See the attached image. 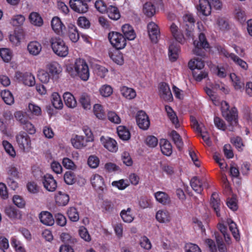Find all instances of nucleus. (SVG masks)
<instances>
[{
	"label": "nucleus",
	"mask_w": 252,
	"mask_h": 252,
	"mask_svg": "<svg viewBox=\"0 0 252 252\" xmlns=\"http://www.w3.org/2000/svg\"><path fill=\"white\" fill-rule=\"evenodd\" d=\"M108 37L112 45L118 50L124 48L126 44V39L119 32H110Z\"/></svg>",
	"instance_id": "39448f33"
},
{
	"label": "nucleus",
	"mask_w": 252,
	"mask_h": 252,
	"mask_svg": "<svg viewBox=\"0 0 252 252\" xmlns=\"http://www.w3.org/2000/svg\"><path fill=\"white\" fill-rule=\"evenodd\" d=\"M101 144L111 153H116L118 150L116 141L108 136H101L100 138Z\"/></svg>",
	"instance_id": "1a4fd4ad"
},
{
	"label": "nucleus",
	"mask_w": 252,
	"mask_h": 252,
	"mask_svg": "<svg viewBox=\"0 0 252 252\" xmlns=\"http://www.w3.org/2000/svg\"><path fill=\"white\" fill-rule=\"evenodd\" d=\"M69 4L71 8L78 13H86L88 10V4L82 0H70Z\"/></svg>",
	"instance_id": "ddd939ff"
},
{
	"label": "nucleus",
	"mask_w": 252,
	"mask_h": 252,
	"mask_svg": "<svg viewBox=\"0 0 252 252\" xmlns=\"http://www.w3.org/2000/svg\"><path fill=\"white\" fill-rule=\"evenodd\" d=\"M210 204L212 208L215 212L217 217H220V210L222 206V204L220 202L219 195L217 193L214 192L212 193L210 199Z\"/></svg>",
	"instance_id": "4be33fe9"
},
{
	"label": "nucleus",
	"mask_w": 252,
	"mask_h": 252,
	"mask_svg": "<svg viewBox=\"0 0 252 252\" xmlns=\"http://www.w3.org/2000/svg\"><path fill=\"white\" fill-rule=\"evenodd\" d=\"M50 43L53 52L57 56L65 57L68 54V48L64 41L58 37H52L50 39Z\"/></svg>",
	"instance_id": "f03ea898"
},
{
	"label": "nucleus",
	"mask_w": 252,
	"mask_h": 252,
	"mask_svg": "<svg viewBox=\"0 0 252 252\" xmlns=\"http://www.w3.org/2000/svg\"><path fill=\"white\" fill-rule=\"evenodd\" d=\"M42 184L44 188L50 192L54 191L57 187L56 181L52 175L50 174L45 175L42 178Z\"/></svg>",
	"instance_id": "2eb2a0df"
},
{
	"label": "nucleus",
	"mask_w": 252,
	"mask_h": 252,
	"mask_svg": "<svg viewBox=\"0 0 252 252\" xmlns=\"http://www.w3.org/2000/svg\"><path fill=\"white\" fill-rule=\"evenodd\" d=\"M100 95L103 97H108L110 96L113 93V89L109 85L104 84L101 85L98 90Z\"/></svg>",
	"instance_id": "c03bdc74"
},
{
	"label": "nucleus",
	"mask_w": 252,
	"mask_h": 252,
	"mask_svg": "<svg viewBox=\"0 0 252 252\" xmlns=\"http://www.w3.org/2000/svg\"><path fill=\"white\" fill-rule=\"evenodd\" d=\"M109 55L112 60L119 65H122L124 63L123 55L118 50L110 51Z\"/></svg>",
	"instance_id": "37998d69"
},
{
	"label": "nucleus",
	"mask_w": 252,
	"mask_h": 252,
	"mask_svg": "<svg viewBox=\"0 0 252 252\" xmlns=\"http://www.w3.org/2000/svg\"><path fill=\"white\" fill-rule=\"evenodd\" d=\"M29 19L30 23L35 26L41 27L43 24L42 18L37 12H32L29 15Z\"/></svg>",
	"instance_id": "79ce46f5"
},
{
	"label": "nucleus",
	"mask_w": 252,
	"mask_h": 252,
	"mask_svg": "<svg viewBox=\"0 0 252 252\" xmlns=\"http://www.w3.org/2000/svg\"><path fill=\"white\" fill-rule=\"evenodd\" d=\"M188 66L193 72L195 69H202L204 66V63L200 59L194 58L189 61L188 63Z\"/></svg>",
	"instance_id": "58836bf2"
},
{
	"label": "nucleus",
	"mask_w": 252,
	"mask_h": 252,
	"mask_svg": "<svg viewBox=\"0 0 252 252\" xmlns=\"http://www.w3.org/2000/svg\"><path fill=\"white\" fill-rule=\"evenodd\" d=\"M51 101L55 109L61 110L63 108V104L61 97L58 93L54 92L52 94Z\"/></svg>",
	"instance_id": "4c0bfd02"
},
{
	"label": "nucleus",
	"mask_w": 252,
	"mask_h": 252,
	"mask_svg": "<svg viewBox=\"0 0 252 252\" xmlns=\"http://www.w3.org/2000/svg\"><path fill=\"white\" fill-rule=\"evenodd\" d=\"M39 80L43 83L47 84L49 82L50 79H52V76L45 70L40 69L38 72Z\"/></svg>",
	"instance_id": "5fc2aeb1"
},
{
	"label": "nucleus",
	"mask_w": 252,
	"mask_h": 252,
	"mask_svg": "<svg viewBox=\"0 0 252 252\" xmlns=\"http://www.w3.org/2000/svg\"><path fill=\"white\" fill-rule=\"evenodd\" d=\"M63 98L65 105L68 108H74L77 106V101L74 95L69 92H65Z\"/></svg>",
	"instance_id": "473e14b6"
},
{
	"label": "nucleus",
	"mask_w": 252,
	"mask_h": 252,
	"mask_svg": "<svg viewBox=\"0 0 252 252\" xmlns=\"http://www.w3.org/2000/svg\"><path fill=\"white\" fill-rule=\"evenodd\" d=\"M230 79L232 82L233 86L235 90H241L244 88V82L241 80L234 73L230 75Z\"/></svg>",
	"instance_id": "09e8293b"
},
{
	"label": "nucleus",
	"mask_w": 252,
	"mask_h": 252,
	"mask_svg": "<svg viewBox=\"0 0 252 252\" xmlns=\"http://www.w3.org/2000/svg\"><path fill=\"white\" fill-rule=\"evenodd\" d=\"M190 186L192 189L196 192L200 193L203 189V187H207V183L203 184L202 180L196 177H193L190 182Z\"/></svg>",
	"instance_id": "cd10ccee"
},
{
	"label": "nucleus",
	"mask_w": 252,
	"mask_h": 252,
	"mask_svg": "<svg viewBox=\"0 0 252 252\" xmlns=\"http://www.w3.org/2000/svg\"><path fill=\"white\" fill-rule=\"evenodd\" d=\"M193 44L195 47L193 50L194 54L202 57H203L204 55L201 48L205 49L209 47V43L206 41L205 36L202 33L199 34L198 40H195L193 42Z\"/></svg>",
	"instance_id": "0eeeda50"
},
{
	"label": "nucleus",
	"mask_w": 252,
	"mask_h": 252,
	"mask_svg": "<svg viewBox=\"0 0 252 252\" xmlns=\"http://www.w3.org/2000/svg\"><path fill=\"white\" fill-rule=\"evenodd\" d=\"M143 12L147 17H151L156 13V8L151 2H147L143 7Z\"/></svg>",
	"instance_id": "49530a36"
},
{
	"label": "nucleus",
	"mask_w": 252,
	"mask_h": 252,
	"mask_svg": "<svg viewBox=\"0 0 252 252\" xmlns=\"http://www.w3.org/2000/svg\"><path fill=\"white\" fill-rule=\"evenodd\" d=\"M67 34L70 40L76 42L79 38V34L76 27L73 24L68 26Z\"/></svg>",
	"instance_id": "ea45409f"
},
{
	"label": "nucleus",
	"mask_w": 252,
	"mask_h": 252,
	"mask_svg": "<svg viewBox=\"0 0 252 252\" xmlns=\"http://www.w3.org/2000/svg\"><path fill=\"white\" fill-rule=\"evenodd\" d=\"M93 111L95 116L99 119L105 118V112L102 105L100 104H95L93 106Z\"/></svg>",
	"instance_id": "6e6d98bb"
},
{
	"label": "nucleus",
	"mask_w": 252,
	"mask_h": 252,
	"mask_svg": "<svg viewBox=\"0 0 252 252\" xmlns=\"http://www.w3.org/2000/svg\"><path fill=\"white\" fill-rule=\"evenodd\" d=\"M90 181L93 188L97 192H102L105 188L104 178L98 174L93 175L90 178Z\"/></svg>",
	"instance_id": "9b49d317"
},
{
	"label": "nucleus",
	"mask_w": 252,
	"mask_h": 252,
	"mask_svg": "<svg viewBox=\"0 0 252 252\" xmlns=\"http://www.w3.org/2000/svg\"><path fill=\"white\" fill-rule=\"evenodd\" d=\"M71 142L74 148L81 149L86 147L88 142L83 136L76 135L71 138Z\"/></svg>",
	"instance_id": "393cba45"
},
{
	"label": "nucleus",
	"mask_w": 252,
	"mask_h": 252,
	"mask_svg": "<svg viewBox=\"0 0 252 252\" xmlns=\"http://www.w3.org/2000/svg\"><path fill=\"white\" fill-rule=\"evenodd\" d=\"M120 91L122 95L128 100L133 99L136 96V91L133 89L125 86H121Z\"/></svg>",
	"instance_id": "c756f323"
},
{
	"label": "nucleus",
	"mask_w": 252,
	"mask_h": 252,
	"mask_svg": "<svg viewBox=\"0 0 252 252\" xmlns=\"http://www.w3.org/2000/svg\"><path fill=\"white\" fill-rule=\"evenodd\" d=\"M226 222L229 226V230L231 232L233 237L236 241L239 240L240 237L237 224L230 219L227 220Z\"/></svg>",
	"instance_id": "a18cd8bd"
},
{
	"label": "nucleus",
	"mask_w": 252,
	"mask_h": 252,
	"mask_svg": "<svg viewBox=\"0 0 252 252\" xmlns=\"http://www.w3.org/2000/svg\"><path fill=\"white\" fill-rule=\"evenodd\" d=\"M136 122L139 127L143 130L147 129L150 124L147 114L143 111H139L136 115Z\"/></svg>",
	"instance_id": "4468645a"
},
{
	"label": "nucleus",
	"mask_w": 252,
	"mask_h": 252,
	"mask_svg": "<svg viewBox=\"0 0 252 252\" xmlns=\"http://www.w3.org/2000/svg\"><path fill=\"white\" fill-rule=\"evenodd\" d=\"M159 94L161 98L165 101H171L173 96L168 85L165 83H161L159 85Z\"/></svg>",
	"instance_id": "dca6fc26"
},
{
	"label": "nucleus",
	"mask_w": 252,
	"mask_h": 252,
	"mask_svg": "<svg viewBox=\"0 0 252 252\" xmlns=\"http://www.w3.org/2000/svg\"><path fill=\"white\" fill-rule=\"evenodd\" d=\"M183 20L186 26L188 27V28H186V35L189 38H191L193 36L192 30L194 19L191 14H187L184 16Z\"/></svg>",
	"instance_id": "aec40b11"
},
{
	"label": "nucleus",
	"mask_w": 252,
	"mask_h": 252,
	"mask_svg": "<svg viewBox=\"0 0 252 252\" xmlns=\"http://www.w3.org/2000/svg\"><path fill=\"white\" fill-rule=\"evenodd\" d=\"M0 57L5 63H9L13 57V52L9 48H0Z\"/></svg>",
	"instance_id": "de8ad7c7"
},
{
	"label": "nucleus",
	"mask_w": 252,
	"mask_h": 252,
	"mask_svg": "<svg viewBox=\"0 0 252 252\" xmlns=\"http://www.w3.org/2000/svg\"><path fill=\"white\" fill-rule=\"evenodd\" d=\"M160 150L162 153L166 156H169L172 153V147L171 143L166 139H162L159 142Z\"/></svg>",
	"instance_id": "72a5a7b5"
},
{
	"label": "nucleus",
	"mask_w": 252,
	"mask_h": 252,
	"mask_svg": "<svg viewBox=\"0 0 252 252\" xmlns=\"http://www.w3.org/2000/svg\"><path fill=\"white\" fill-rule=\"evenodd\" d=\"M129 182L127 180L121 179L118 181H113L112 185L120 190H124L129 186Z\"/></svg>",
	"instance_id": "680f3d73"
},
{
	"label": "nucleus",
	"mask_w": 252,
	"mask_h": 252,
	"mask_svg": "<svg viewBox=\"0 0 252 252\" xmlns=\"http://www.w3.org/2000/svg\"><path fill=\"white\" fill-rule=\"evenodd\" d=\"M11 244L16 252H26V251L22 243L15 237L11 239Z\"/></svg>",
	"instance_id": "13d9d810"
},
{
	"label": "nucleus",
	"mask_w": 252,
	"mask_h": 252,
	"mask_svg": "<svg viewBox=\"0 0 252 252\" xmlns=\"http://www.w3.org/2000/svg\"><path fill=\"white\" fill-rule=\"evenodd\" d=\"M16 140L19 148L24 151H29L31 148V139L25 132H20L16 136Z\"/></svg>",
	"instance_id": "423d86ee"
},
{
	"label": "nucleus",
	"mask_w": 252,
	"mask_h": 252,
	"mask_svg": "<svg viewBox=\"0 0 252 252\" xmlns=\"http://www.w3.org/2000/svg\"><path fill=\"white\" fill-rule=\"evenodd\" d=\"M51 27L53 30L57 34H60L64 28L63 24L58 17H54L51 21Z\"/></svg>",
	"instance_id": "c9c22d12"
},
{
	"label": "nucleus",
	"mask_w": 252,
	"mask_h": 252,
	"mask_svg": "<svg viewBox=\"0 0 252 252\" xmlns=\"http://www.w3.org/2000/svg\"><path fill=\"white\" fill-rule=\"evenodd\" d=\"M15 77L19 82H22L26 86L32 87L35 84V77L31 73H22L17 71L15 73Z\"/></svg>",
	"instance_id": "6e6552de"
},
{
	"label": "nucleus",
	"mask_w": 252,
	"mask_h": 252,
	"mask_svg": "<svg viewBox=\"0 0 252 252\" xmlns=\"http://www.w3.org/2000/svg\"><path fill=\"white\" fill-rule=\"evenodd\" d=\"M117 133L119 137L123 140H127L130 137V134L128 130L122 126L117 127Z\"/></svg>",
	"instance_id": "3c124183"
},
{
	"label": "nucleus",
	"mask_w": 252,
	"mask_h": 252,
	"mask_svg": "<svg viewBox=\"0 0 252 252\" xmlns=\"http://www.w3.org/2000/svg\"><path fill=\"white\" fill-rule=\"evenodd\" d=\"M122 31L126 39L129 40H133L136 37V33L133 27L129 24H126L123 25Z\"/></svg>",
	"instance_id": "a878e982"
},
{
	"label": "nucleus",
	"mask_w": 252,
	"mask_h": 252,
	"mask_svg": "<svg viewBox=\"0 0 252 252\" xmlns=\"http://www.w3.org/2000/svg\"><path fill=\"white\" fill-rule=\"evenodd\" d=\"M106 12L108 17L113 20H118L121 17L120 12L118 8L115 6H109Z\"/></svg>",
	"instance_id": "a19ab883"
},
{
	"label": "nucleus",
	"mask_w": 252,
	"mask_h": 252,
	"mask_svg": "<svg viewBox=\"0 0 252 252\" xmlns=\"http://www.w3.org/2000/svg\"><path fill=\"white\" fill-rule=\"evenodd\" d=\"M180 52V47L176 43L172 42L168 47V56L169 60L171 62H174L179 58Z\"/></svg>",
	"instance_id": "6ab92c4d"
},
{
	"label": "nucleus",
	"mask_w": 252,
	"mask_h": 252,
	"mask_svg": "<svg viewBox=\"0 0 252 252\" xmlns=\"http://www.w3.org/2000/svg\"><path fill=\"white\" fill-rule=\"evenodd\" d=\"M27 50L31 55L37 56L41 51L42 46L37 41H31L27 46Z\"/></svg>",
	"instance_id": "7c9ffc66"
},
{
	"label": "nucleus",
	"mask_w": 252,
	"mask_h": 252,
	"mask_svg": "<svg viewBox=\"0 0 252 252\" xmlns=\"http://www.w3.org/2000/svg\"><path fill=\"white\" fill-rule=\"evenodd\" d=\"M234 14L235 18L241 23L246 20L245 12L241 7H238L235 8Z\"/></svg>",
	"instance_id": "0e129e2a"
},
{
	"label": "nucleus",
	"mask_w": 252,
	"mask_h": 252,
	"mask_svg": "<svg viewBox=\"0 0 252 252\" xmlns=\"http://www.w3.org/2000/svg\"><path fill=\"white\" fill-rule=\"evenodd\" d=\"M170 136L172 138L177 147L180 150H181L183 142L180 135L175 130H172L170 133Z\"/></svg>",
	"instance_id": "603ef678"
},
{
	"label": "nucleus",
	"mask_w": 252,
	"mask_h": 252,
	"mask_svg": "<svg viewBox=\"0 0 252 252\" xmlns=\"http://www.w3.org/2000/svg\"><path fill=\"white\" fill-rule=\"evenodd\" d=\"M191 124L193 128L200 133L205 144L208 146H211V141L210 140L209 133L203 130V125L198 124V122L193 118H191Z\"/></svg>",
	"instance_id": "9d476101"
},
{
	"label": "nucleus",
	"mask_w": 252,
	"mask_h": 252,
	"mask_svg": "<svg viewBox=\"0 0 252 252\" xmlns=\"http://www.w3.org/2000/svg\"><path fill=\"white\" fill-rule=\"evenodd\" d=\"M3 147L6 152L10 157L14 158L16 156V152L13 146L8 141L4 140L2 142Z\"/></svg>",
	"instance_id": "e2e57ef3"
},
{
	"label": "nucleus",
	"mask_w": 252,
	"mask_h": 252,
	"mask_svg": "<svg viewBox=\"0 0 252 252\" xmlns=\"http://www.w3.org/2000/svg\"><path fill=\"white\" fill-rule=\"evenodd\" d=\"M69 219L73 222H77L79 220V214L77 209L73 207H69L66 212Z\"/></svg>",
	"instance_id": "8fccbe9b"
},
{
	"label": "nucleus",
	"mask_w": 252,
	"mask_h": 252,
	"mask_svg": "<svg viewBox=\"0 0 252 252\" xmlns=\"http://www.w3.org/2000/svg\"><path fill=\"white\" fill-rule=\"evenodd\" d=\"M216 49L220 55L224 56L226 58L230 59L236 65H239L243 69L246 70L248 68V63L234 54L229 53L220 45H217Z\"/></svg>",
	"instance_id": "20e7f679"
},
{
	"label": "nucleus",
	"mask_w": 252,
	"mask_h": 252,
	"mask_svg": "<svg viewBox=\"0 0 252 252\" xmlns=\"http://www.w3.org/2000/svg\"><path fill=\"white\" fill-rule=\"evenodd\" d=\"M21 126L23 128L30 134H33L36 132L34 126L28 119Z\"/></svg>",
	"instance_id": "338daca9"
},
{
	"label": "nucleus",
	"mask_w": 252,
	"mask_h": 252,
	"mask_svg": "<svg viewBox=\"0 0 252 252\" xmlns=\"http://www.w3.org/2000/svg\"><path fill=\"white\" fill-rule=\"evenodd\" d=\"M147 30L152 42L157 43L160 35L159 29L158 25L154 22H150L147 25Z\"/></svg>",
	"instance_id": "f8f14e48"
},
{
	"label": "nucleus",
	"mask_w": 252,
	"mask_h": 252,
	"mask_svg": "<svg viewBox=\"0 0 252 252\" xmlns=\"http://www.w3.org/2000/svg\"><path fill=\"white\" fill-rule=\"evenodd\" d=\"M121 216L124 221L127 223L132 222L134 219V217L130 208H127L126 210H122L121 213Z\"/></svg>",
	"instance_id": "4d7b16f0"
},
{
	"label": "nucleus",
	"mask_w": 252,
	"mask_h": 252,
	"mask_svg": "<svg viewBox=\"0 0 252 252\" xmlns=\"http://www.w3.org/2000/svg\"><path fill=\"white\" fill-rule=\"evenodd\" d=\"M55 202L58 206H66L69 201V195L62 191H59L55 195Z\"/></svg>",
	"instance_id": "2f4dec72"
},
{
	"label": "nucleus",
	"mask_w": 252,
	"mask_h": 252,
	"mask_svg": "<svg viewBox=\"0 0 252 252\" xmlns=\"http://www.w3.org/2000/svg\"><path fill=\"white\" fill-rule=\"evenodd\" d=\"M155 217L156 220L160 223H169L172 219L170 212L165 209L158 210L156 213Z\"/></svg>",
	"instance_id": "f3484780"
},
{
	"label": "nucleus",
	"mask_w": 252,
	"mask_h": 252,
	"mask_svg": "<svg viewBox=\"0 0 252 252\" xmlns=\"http://www.w3.org/2000/svg\"><path fill=\"white\" fill-rule=\"evenodd\" d=\"M46 70L52 76V79L58 77L62 71L60 64L57 62H50L46 65Z\"/></svg>",
	"instance_id": "a211bd4d"
},
{
	"label": "nucleus",
	"mask_w": 252,
	"mask_h": 252,
	"mask_svg": "<svg viewBox=\"0 0 252 252\" xmlns=\"http://www.w3.org/2000/svg\"><path fill=\"white\" fill-rule=\"evenodd\" d=\"M170 32L174 39L180 44H184L186 41V38L183 34L182 31L174 23H172L170 27Z\"/></svg>",
	"instance_id": "412c9836"
},
{
	"label": "nucleus",
	"mask_w": 252,
	"mask_h": 252,
	"mask_svg": "<svg viewBox=\"0 0 252 252\" xmlns=\"http://www.w3.org/2000/svg\"><path fill=\"white\" fill-rule=\"evenodd\" d=\"M198 11L204 16H208L211 12V6L208 0H199L197 6Z\"/></svg>",
	"instance_id": "5701e85b"
},
{
	"label": "nucleus",
	"mask_w": 252,
	"mask_h": 252,
	"mask_svg": "<svg viewBox=\"0 0 252 252\" xmlns=\"http://www.w3.org/2000/svg\"><path fill=\"white\" fill-rule=\"evenodd\" d=\"M68 71L71 76L78 77L84 81H87L90 77L88 65L86 61L82 59H76L73 67H70Z\"/></svg>",
	"instance_id": "f257e3e1"
},
{
	"label": "nucleus",
	"mask_w": 252,
	"mask_h": 252,
	"mask_svg": "<svg viewBox=\"0 0 252 252\" xmlns=\"http://www.w3.org/2000/svg\"><path fill=\"white\" fill-rule=\"evenodd\" d=\"M5 213L9 218L12 219H16L18 216V210L11 206L5 207Z\"/></svg>",
	"instance_id": "052dcab7"
},
{
	"label": "nucleus",
	"mask_w": 252,
	"mask_h": 252,
	"mask_svg": "<svg viewBox=\"0 0 252 252\" xmlns=\"http://www.w3.org/2000/svg\"><path fill=\"white\" fill-rule=\"evenodd\" d=\"M79 102L84 109L86 110L91 109V97L88 94L85 93L81 94L79 99Z\"/></svg>",
	"instance_id": "f704fd0d"
},
{
	"label": "nucleus",
	"mask_w": 252,
	"mask_h": 252,
	"mask_svg": "<svg viewBox=\"0 0 252 252\" xmlns=\"http://www.w3.org/2000/svg\"><path fill=\"white\" fill-rule=\"evenodd\" d=\"M79 234L80 237L85 241L89 242L91 240V237L87 229L83 226L80 227Z\"/></svg>",
	"instance_id": "69168bd1"
},
{
	"label": "nucleus",
	"mask_w": 252,
	"mask_h": 252,
	"mask_svg": "<svg viewBox=\"0 0 252 252\" xmlns=\"http://www.w3.org/2000/svg\"><path fill=\"white\" fill-rule=\"evenodd\" d=\"M100 163L99 158L95 155L90 156L88 158L87 163L89 166L93 169L98 167Z\"/></svg>",
	"instance_id": "bf43d9fd"
},
{
	"label": "nucleus",
	"mask_w": 252,
	"mask_h": 252,
	"mask_svg": "<svg viewBox=\"0 0 252 252\" xmlns=\"http://www.w3.org/2000/svg\"><path fill=\"white\" fill-rule=\"evenodd\" d=\"M41 222L46 225L51 226L55 222L52 215L48 211H42L39 215Z\"/></svg>",
	"instance_id": "bb28decb"
},
{
	"label": "nucleus",
	"mask_w": 252,
	"mask_h": 252,
	"mask_svg": "<svg viewBox=\"0 0 252 252\" xmlns=\"http://www.w3.org/2000/svg\"><path fill=\"white\" fill-rule=\"evenodd\" d=\"M25 20V17L22 15H17L13 17L11 20V24L15 27L22 25Z\"/></svg>",
	"instance_id": "774afa93"
},
{
	"label": "nucleus",
	"mask_w": 252,
	"mask_h": 252,
	"mask_svg": "<svg viewBox=\"0 0 252 252\" xmlns=\"http://www.w3.org/2000/svg\"><path fill=\"white\" fill-rule=\"evenodd\" d=\"M165 110L169 120L176 128H178L181 125L176 113L172 108L168 105L165 106Z\"/></svg>",
	"instance_id": "b1692460"
},
{
	"label": "nucleus",
	"mask_w": 252,
	"mask_h": 252,
	"mask_svg": "<svg viewBox=\"0 0 252 252\" xmlns=\"http://www.w3.org/2000/svg\"><path fill=\"white\" fill-rule=\"evenodd\" d=\"M220 105L223 116L231 125L236 126L238 116L237 109L233 107L231 110H229V105L226 101H221Z\"/></svg>",
	"instance_id": "7ed1b4c3"
},
{
	"label": "nucleus",
	"mask_w": 252,
	"mask_h": 252,
	"mask_svg": "<svg viewBox=\"0 0 252 252\" xmlns=\"http://www.w3.org/2000/svg\"><path fill=\"white\" fill-rule=\"evenodd\" d=\"M156 200L159 203L166 205L170 202V198L168 195L163 191H157L154 193Z\"/></svg>",
	"instance_id": "e433bc0d"
},
{
	"label": "nucleus",
	"mask_w": 252,
	"mask_h": 252,
	"mask_svg": "<svg viewBox=\"0 0 252 252\" xmlns=\"http://www.w3.org/2000/svg\"><path fill=\"white\" fill-rule=\"evenodd\" d=\"M213 90H220L225 94H227L228 93V89L227 88H226L225 85L223 84H216L211 88L206 87L205 89V91L207 95L210 97L211 99L212 97L216 95L215 93L214 92Z\"/></svg>",
	"instance_id": "c85d7f7f"
},
{
	"label": "nucleus",
	"mask_w": 252,
	"mask_h": 252,
	"mask_svg": "<svg viewBox=\"0 0 252 252\" xmlns=\"http://www.w3.org/2000/svg\"><path fill=\"white\" fill-rule=\"evenodd\" d=\"M0 95L2 99L6 104L11 105L14 103V97L10 91L6 90L2 91Z\"/></svg>",
	"instance_id": "864d4df0"
}]
</instances>
